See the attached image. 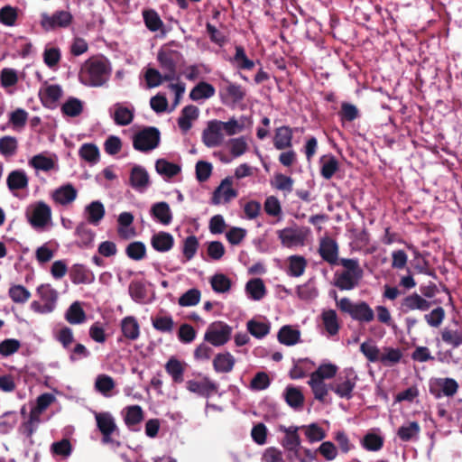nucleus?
<instances>
[{"label": "nucleus", "instance_id": "obj_1", "mask_svg": "<svg viewBox=\"0 0 462 462\" xmlns=\"http://www.w3.org/2000/svg\"><path fill=\"white\" fill-rule=\"evenodd\" d=\"M111 67L109 60L103 56H93L85 60L79 72V81L88 87H102L109 79Z\"/></svg>", "mask_w": 462, "mask_h": 462}, {"label": "nucleus", "instance_id": "obj_2", "mask_svg": "<svg viewBox=\"0 0 462 462\" xmlns=\"http://www.w3.org/2000/svg\"><path fill=\"white\" fill-rule=\"evenodd\" d=\"M345 270L335 273L334 285L340 291H351L358 286L364 272L357 259L342 258L339 260Z\"/></svg>", "mask_w": 462, "mask_h": 462}, {"label": "nucleus", "instance_id": "obj_3", "mask_svg": "<svg viewBox=\"0 0 462 462\" xmlns=\"http://www.w3.org/2000/svg\"><path fill=\"white\" fill-rule=\"evenodd\" d=\"M335 299L337 293L334 292ZM336 305L342 313L348 314L352 319L359 323H369L374 319V311L369 304L364 300L353 302L350 299L345 297L339 300H336Z\"/></svg>", "mask_w": 462, "mask_h": 462}, {"label": "nucleus", "instance_id": "obj_4", "mask_svg": "<svg viewBox=\"0 0 462 462\" xmlns=\"http://www.w3.org/2000/svg\"><path fill=\"white\" fill-rule=\"evenodd\" d=\"M96 425L102 435L103 444L120 446V442L113 439L114 435L119 436V429L114 416L108 411H94Z\"/></svg>", "mask_w": 462, "mask_h": 462}, {"label": "nucleus", "instance_id": "obj_5", "mask_svg": "<svg viewBox=\"0 0 462 462\" xmlns=\"http://www.w3.org/2000/svg\"><path fill=\"white\" fill-rule=\"evenodd\" d=\"M160 131L153 126L145 127L134 135L133 146L140 152H149L160 143Z\"/></svg>", "mask_w": 462, "mask_h": 462}, {"label": "nucleus", "instance_id": "obj_6", "mask_svg": "<svg viewBox=\"0 0 462 462\" xmlns=\"http://www.w3.org/2000/svg\"><path fill=\"white\" fill-rule=\"evenodd\" d=\"M232 328L227 324L217 321L210 324L204 335V340L214 346H220L229 341Z\"/></svg>", "mask_w": 462, "mask_h": 462}, {"label": "nucleus", "instance_id": "obj_7", "mask_svg": "<svg viewBox=\"0 0 462 462\" xmlns=\"http://www.w3.org/2000/svg\"><path fill=\"white\" fill-rule=\"evenodd\" d=\"M26 217L34 228L44 227L51 218V209L43 201H39L32 206L31 210L27 209Z\"/></svg>", "mask_w": 462, "mask_h": 462}, {"label": "nucleus", "instance_id": "obj_8", "mask_svg": "<svg viewBox=\"0 0 462 462\" xmlns=\"http://www.w3.org/2000/svg\"><path fill=\"white\" fill-rule=\"evenodd\" d=\"M181 54L173 50L160 51L157 55L158 61L166 73L163 75L165 81H171L176 78V69Z\"/></svg>", "mask_w": 462, "mask_h": 462}, {"label": "nucleus", "instance_id": "obj_9", "mask_svg": "<svg viewBox=\"0 0 462 462\" xmlns=\"http://www.w3.org/2000/svg\"><path fill=\"white\" fill-rule=\"evenodd\" d=\"M345 375H339L334 383L329 385L332 390L340 398L350 399L352 397L353 390L356 386V376L353 369L344 371Z\"/></svg>", "mask_w": 462, "mask_h": 462}, {"label": "nucleus", "instance_id": "obj_10", "mask_svg": "<svg viewBox=\"0 0 462 462\" xmlns=\"http://www.w3.org/2000/svg\"><path fill=\"white\" fill-rule=\"evenodd\" d=\"M459 385L453 378H436L430 383L429 390L436 399L442 396L453 397L458 391Z\"/></svg>", "mask_w": 462, "mask_h": 462}, {"label": "nucleus", "instance_id": "obj_11", "mask_svg": "<svg viewBox=\"0 0 462 462\" xmlns=\"http://www.w3.org/2000/svg\"><path fill=\"white\" fill-rule=\"evenodd\" d=\"M72 14L64 10L56 11L51 15L43 14L41 24L46 31L55 30L56 28H66L72 23Z\"/></svg>", "mask_w": 462, "mask_h": 462}, {"label": "nucleus", "instance_id": "obj_12", "mask_svg": "<svg viewBox=\"0 0 462 462\" xmlns=\"http://www.w3.org/2000/svg\"><path fill=\"white\" fill-rule=\"evenodd\" d=\"M318 252L323 261L330 265L339 264L338 245L333 238L326 236L320 239Z\"/></svg>", "mask_w": 462, "mask_h": 462}, {"label": "nucleus", "instance_id": "obj_13", "mask_svg": "<svg viewBox=\"0 0 462 462\" xmlns=\"http://www.w3.org/2000/svg\"><path fill=\"white\" fill-rule=\"evenodd\" d=\"M222 131L220 121H209L207 128L202 133L204 144L209 148L219 146L224 140Z\"/></svg>", "mask_w": 462, "mask_h": 462}, {"label": "nucleus", "instance_id": "obj_14", "mask_svg": "<svg viewBox=\"0 0 462 462\" xmlns=\"http://www.w3.org/2000/svg\"><path fill=\"white\" fill-rule=\"evenodd\" d=\"M431 302L427 300L417 292H413L404 297L400 304V310L402 313H408L413 310L427 311L430 309Z\"/></svg>", "mask_w": 462, "mask_h": 462}, {"label": "nucleus", "instance_id": "obj_15", "mask_svg": "<svg viewBox=\"0 0 462 462\" xmlns=\"http://www.w3.org/2000/svg\"><path fill=\"white\" fill-rule=\"evenodd\" d=\"M238 195L237 191L232 188V180L230 178L224 179L220 185L214 190L211 202L214 205H219L222 202L228 203Z\"/></svg>", "mask_w": 462, "mask_h": 462}, {"label": "nucleus", "instance_id": "obj_16", "mask_svg": "<svg viewBox=\"0 0 462 462\" xmlns=\"http://www.w3.org/2000/svg\"><path fill=\"white\" fill-rule=\"evenodd\" d=\"M277 236L282 245L285 247L303 245L306 239V236L301 230L292 227L278 230Z\"/></svg>", "mask_w": 462, "mask_h": 462}, {"label": "nucleus", "instance_id": "obj_17", "mask_svg": "<svg viewBox=\"0 0 462 462\" xmlns=\"http://www.w3.org/2000/svg\"><path fill=\"white\" fill-rule=\"evenodd\" d=\"M187 389L191 393L208 398L217 392V384L208 377H204L200 382L195 380L188 381Z\"/></svg>", "mask_w": 462, "mask_h": 462}, {"label": "nucleus", "instance_id": "obj_18", "mask_svg": "<svg viewBox=\"0 0 462 462\" xmlns=\"http://www.w3.org/2000/svg\"><path fill=\"white\" fill-rule=\"evenodd\" d=\"M224 81L226 82V86L222 87L219 91L220 97L223 101L229 99L232 103L236 104L245 98V90L242 86L226 79Z\"/></svg>", "mask_w": 462, "mask_h": 462}, {"label": "nucleus", "instance_id": "obj_19", "mask_svg": "<svg viewBox=\"0 0 462 462\" xmlns=\"http://www.w3.org/2000/svg\"><path fill=\"white\" fill-rule=\"evenodd\" d=\"M293 134L294 130L288 125L277 127L273 136V146L277 150L291 148Z\"/></svg>", "mask_w": 462, "mask_h": 462}, {"label": "nucleus", "instance_id": "obj_20", "mask_svg": "<svg viewBox=\"0 0 462 462\" xmlns=\"http://www.w3.org/2000/svg\"><path fill=\"white\" fill-rule=\"evenodd\" d=\"M150 214L155 221L163 226H168L172 221V213L171 208L165 201L152 204L150 209Z\"/></svg>", "mask_w": 462, "mask_h": 462}, {"label": "nucleus", "instance_id": "obj_21", "mask_svg": "<svg viewBox=\"0 0 462 462\" xmlns=\"http://www.w3.org/2000/svg\"><path fill=\"white\" fill-rule=\"evenodd\" d=\"M300 427L291 426L289 428L281 427V430L285 432V437L282 439V446L289 451L293 452L298 456V449L300 447V439L298 433Z\"/></svg>", "mask_w": 462, "mask_h": 462}, {"label": "nucleus", "instance_id": "obj_22", "mask_svg": "<svg viewBox=\"0 0 462 462\" xmlns=\"http://www.w3.org/2000/svg\"><path fill=\"white\" fill-rule=\"evenodd\" d=\"M151 245L157 252H168L173 247L174 238L170 233L161 231L152 236Z\"/></svg>", "mask_w": 462, "mask_h": 462}, {"label": "nucleus", "instance_id": "obj_23", "mask_svg": "<svg viewBox=\"0 0 462 462\" xmlns=\"http://www.w3.org/2000/svg\"><path fill=\"white\" fill-rule=\"evenodd\" d=\"M69 276L71 282L75 284L91 283L95 279L93 273L85 265L79 263L71 267Z\"/></svg>", "mask_w": 462, "mask_h": 462}, {"label": "nucleus", "instance_id": "obj_24", "mask_svg": "<svg viewBox=\"0 0 462 462\" xmlns=\"http://www.w3.org/2000/svg\"><path fill=\"white\" fill-rule=\"evenodd\" d=\"M236 364L235 357L229 353H219L213 359V367L217 373H229Z\"/></svg>", "mask_w": 462, "mask_h": 462}, {"label": "nucleus", "instance_id": "obj_25", "mask_svg": "<svg viewBox=\"0 0 462 462\" xmlns=\"http://www.w3.org/2000/svg\"><path fill=\"white\" fill-rule=\"evenodd\" d=\"M199 116V108L193 105L186 106L181 110V115L178 119V125L184 133L188 132L191 126V122Z\"/></svg>", "mask_w": 462, "mask_h": 462}, {"label": "nucleus", "instance_id": "obj_26", "mask_svg": "<svg viewBox=\"0 0 462 462\" xmlns=\"http://www.w3.org/2000/svg\"><path fill=\"white\" fill-rule=\"evenodd\" d=\"M130 184L138 190L145 189L149 184V175L146 170L139 165L134 166L130 174Z\"/></svg>", "mask_w": 462, "mask_h": 462}, {"label": "nucleus", "instance_id": "obj_27", "mask_svg": "<svg viewBox=\"0 0 462 462\" xmlns=\"http://www.w3.org/2000/svg\"><path fill=\"white\" fill-rule=\"evenodd\" d=\"M77 189L71 184H66L57 189L52 198L55 202L60 205H68L73 202L77 198Z\"/></svg>", "mask_w": 462, "mask_h": 462}, {"label": "nucleus", "instance_id": "obj_28", "mask_svg": "<svg viewBox=\"0 0 462 462\" xmlns=\"http://www.w3.org/2000/svg\"><path fill=\"white\" fill-rule=\"evenodd\" d=\"M134 117V108H128L124 106L120 103H116L115 105V112L113 115V119L116 125L120 126H125L130 125Z\"/></svg>", "mask_w": 462, "mask_h": 462}, {"label": "nucleus", "instance_id": "obj_29", "mask_svg": "<svg viewBox=\"0 0 462 462\" xmlns=\"http://www.w3.org/2000/svg\"><path fill=\"white\" fill-rule=\"evenodd\" d=\"M420 432V424L417 421H410L398 429L397 436L404 442L415 441L418 439Z\"/></svg>", "mask_w": 462, "mask_h": 462}, {"label": "nucleus", "instance_id": "obj_30", "mask_svg": "<svg viewBox=\"0 0 462 462\" xmlns=\"http://www.w3.org/2000/svg\"><path fill=\"white\" fill-rule=\"evenodd\" d=\"M440 335L442 341L452 348L462 346V327L458 328L446 327L441 330Z\"/></svg>", "mask_w": 462, "mask_h": 462}, {"label": "nucleus", "instance_id": "obj_31", "mask_svg": "<svg viewBox=\"0 0 462 462\" xmlns=\"http://www.w3.org/2000/svg\"><path fill=\"white\" fill-rule=\"evenodd\" d=\"M37 293L45 303L46 310H53L58 299V292L50 284H42L37 288Z\"/></svg>", "mask_w": 462, "mask_h": 462}, {"label": "nucleus", "instance_id": "obj_32", "mask_svg": "<svg viewBox=\"0 0 462 462\" xmlns=\"http://www.w3.org/2000/svg\"><path fill=\"white\" fill-rule=\"evenodd\" d=\"M121 330L123 335L130 340H135L140 335V327L134 317L128 316L121 321Z\"/></svg>", "mask_w": 462, "mask_h": 462}, {"label": "nucleus", "instance_id": "obj_33", "mask_svg": "<svg viewBox=\"0 0 462 462\" xmlns=\"http://www.w3.org/2000/svg\"><path fill=\"white\" fill-rule=\"evenodd\" d=\"M124 421L128 428L141 423L144 418L143 411L139 405H131L124 409Z\"/></svg>", "mask_w": 462, "mask_h": 462}, {"label": "nucleus", "instance_id": "obj_34", "mask_svg": "<svg viewBox=\"0 0 462 462\" xmlns=\"http://www.w3.org/2000/svg\"><path fill=\"white\" fill-rule=\"evenodd\" d=\"M322 323L329 336H335L338 333L340 326L336 310H327L321 314Z\"/></svg>", "mask_w": 462, "mask_h": 462}, {"label": "nucleus", "instance_id": "obj_35", "mask_svg": "<svg viewBox=\"0 0 462 462\" xmlns=\"http://www.w3.org/2000/svg\"><path fill=\"white\" fill-rule=\"evenodd\" d=\"M284 399L286 403L295 410L303 407L304 396L301 391L297 387L292 385L287 386L284 392Z\"/></svg>", "mask_w": 462, "mask_h": 462}, {"label": "nucleus", "instance_id": "obj_36", "mask_svg": "<svg viewBox=\"0 0 462 462\" xmlns=\"http://www.w3.org/2000/svg\"><path fill=\"white\" fill-rule=\"evenodd\" d=\"M288 275L291 277L301 276L308 265V262L305 257L298 254L291 255L288 257Z\"/></svg>", "mask_w": 462, "mask_h": 462}, {"label": "nucleus", "instance_id": "obj_37", "mask_svg": "<svg viewBox=\"0 0 462 462\" xmlns=\"http://www.w3.org/2000/svg\"><path fill=\"white\" fill-rule=\"evenodd\" d=\"M216 93L215 88L205 81L198 83L190 91L189 98L198 101L212 97Z\"/></svg>", "mask_w": 462, "mask_h": 462}, {"label": "nucleus", "instance_id": "obj_38", "mask_svg": "<svg viewBox=\"0 0 462 462\" xmlns=\"http://www.w3.org/2000/svg\"><path fill=\"white\" fill-rule=\"evenodd\" d=\"M87 316L79 301L73 302L65 313V319L71 325L82 324Z\"/></svg>", "mask_w": 462, "mask_h": 462}, {"label": "nucleus", "instance_id": "obj_39", "mask_svg": "<svg viewBox=\"0 0 462 462\" xmlns=\"http://www.w3.org/2000/svg\"><path fill=\"white\" fill-rule=\"evenodd\" d=\"M6 182L10 190L23 189L28 186V177L23 171L16 170L9 173Z\"/></svg>", "mask_w": 462, "mask_h": 462}, {"label": "nucleus", "instance_id": "obj_40", "mask_svg": "<svg viewBox=\"0 0 462 462\" xmlns=\"http://www.w3.org/2000/svg\"><path fill=\"white\" fill-rule=\"evenodd\" d=\"M278 340L281 344L293 346L300 341V333L298 329H293L291 326H283L278 332Z\"/></svg>", "mask_w": 462, "mask_h": 462}, {"label": "nucleus", "instance_id": "obj_41", "mask_svg": "<svg viewBox=\"0 0 462 462\" xmlns=\"http://www.w3.org/2000/svg\"><path fill=\"white\" fill-rule=\"evenodd\" d=\"M245 291L254 300H260L266 294L265 285L260 278L250 280L245 285Z\"/></svg>", "mask_w": 462, "mask_h": 462}, {"label": "nucleus", "instance_id": "obj_42", "mask_svg": "<svg viewBox=\"0 0 462 462\" xmlns=\"http://www.w3.org/2000/svg\"><path fill=\"white\" fill-rule=\"evenodd\" d=\"M320 174L326 180H330L338 171V162L334 155L320 158Z\"/></svg>", "mask_w": 462, "mask_h": 462}, {"label": "nucleus", "instance_id": "obj_43", "mask_svg": "<svg viewBox=\"0 0 462 462\" xmlns=\"http://www.w3.org/2000/svg\"><path fill=\"white\" fill-rule=\"evenodd\" d=\"M155 169L160 175L169 179L178 175L181 171L180 165L170 162L165 159H158L155 163Z\"/></svg>", "mask_w": 462, "mask_h": 462}, {"label": "nucleus", "instance_id": "obj_44", "mask_svg": "<svg viewBox=\"0 0 462 462\" xmlns=\"http://www.w3.org/2000/svg\"><path fill=\"white\" fill-rule=\"evenodd\" d=\"M166 372L171 376L172 381L176 383H180L184 380V366L175 357H171L165 365Z\"/></svg>", "mask_w": 462, "mask_h": 462}, {"label": "nucleus", "instance_id": "obj_45", "mask_svg": "<svg viewBox=\"0 0 462 462\" xmlns=\"http://www.w3.org/2000/svg\"><path fill=\"white\" fill-rule=\"evenodd\" d=\"M118 229L117 233L120 237L127 239L135 235L134 230L132 228L129 232L126 228L134 222V216L130 212H123L118 217Z\"/></svg>", "mask_w": 462, "mask_h": 462}, {"label": "nucleus", "instance_id": "obj_46", "mask_svg": "<svg viewBox=\"0 0 462 462\" xmlns=\"http://www.w3.org/2000/svg\"><path fill=\"white\" fill-rule=\"evenodd\" d=\"M143 17L145 26L151 32H157L163 27V22L158 13L153 9L143 10Z\"/></svg>", "mask_w": 462, "mask_h": 462}, {"label": "nucleus", "instance_id": "obj_47", "mask_svg": "<svg viewBox=\"0 0 462 462\" xmlns=\"http://www.w3.org/2000/svg\"><path fill=\"white\" fill-rule=\"evenodd\" d=\"M88 213V221L97 225L105 216V208L100 201H93L86 207Z\"/></svg>", "mask_w": 462, "mask_h": 462}, {"label": "nucleus", "instance_id": "obj_48", "mask_svg": "<svg viewBox=\"0 0 462 462\" xmlns=\"http://www.w3.org/2000/svg\"><path fill=\"white\" fill-rule=\"evenodd\" d=\"M129 294L137 303H144L147 298V290L143 282L133 281L128 287Z\"/></svg>", "mask_w": 462, "mask_h": 462}, {"label": "nucleus", "instance_id": "obj_49", "mask_svg": "<svg viewBox=\"0 0 462 462\" xmlns=\"http://www.w3.org/2000/svg\"><path fill=\"white\" fill-rule=\"evenodd\" d=\"M231 61L236 63L239 69L251 70L254 67V62L247 58L245 49L241 45L236 46V54Z\"/></svg>", "mask_w": 462, "mask_h": 462}, {"label": "nucleus", "instance_id": "obj_50", "mask_svg": "<svg viewBox=\"0 0 462 462\" xmlns=\"http://www.w3.org/2000/svg\"><path fill=\"white\" fill-rule=\"evenodd\" d=\"M79 156L86 162L95 164L99 160L98 147L94 143H84L79 151Z\"/></svg>", "mask_w": 462, "mask_h": 462}, {"label": "nucleus", "instance_id": "obj_51", "mask_svg": "<svg viewBox=\"0 0 462 462\" xmlns=\"http://www.w3.org/2000/svg\"><path fill=\"white\" fill-rule=\"evenodd\" d=\"M383 438L378 434L369 432L365 434L361 441L363 448L368 451H378L383 446Z\"/></svg>", "mask_w": 462, "mask_h": 462}, {"label": "nucleus", "instance_id": "obj_52", "mask_svg": "<svg viewBox=\"0 0 462 462\" xmlns=\"http://www.w3.org/2000/svg\"><path fill=\"white\" fill-rule=\"evenodd\" d=\"M29 164L38 171H50L55 168V162L43 154L34 155L30 161Z\"/></svg>", "mask_w": 462, "mask_h": 462}, {"label": "nucleus", "instance_id": "obj_53", "mask_svg": "<svg viewBox=\"0 0 462 462\" xmlns=\"http://www.w3.org/2000/svg\"><path fill=\"white\" fill-rule=\"evenodd\" d=\"M83 111L82 102L76 97H69L61 106L63 115L76 117Z\"/></svg>", "mask_w": 462, "mask_h": 462}, {"label": "nucleus", "instance_id": "obj_54", "mask_svg": "<svg viewBox=\"0 0 462 462\" xmlns=\"http://www.w3.org/2000/svg\"><path fill=\"white\" fill-rule=\"evenodd\" d=\"M61 95L62 90L59 85H50L45 88L41 99L44 106H51L60 98Z\"/></svg>", "mask_w": 462, "mask_h": 462}, {"label": "nucleus", "instance_id": "obj_55", "mask_svg": "<svg viewBox=\"0 0 462 462\" xmlns=\"http://www.w3.org/2000/svg\"><path fill=\"white\" fill-rule=\"evenodd\" d=\"M211 287L214 291L224 293L230 290L231 281L223 273H217L210 279Z\"/></svg>", "mask_w": 462, "mask_h": 462}, {"label": "nucleus", "instance_id": "obj_56", "mask_svg": "<svg viewBox=\"0 0 462 462\" xmlns=\"http://www.w3.org/2000/svg\"><path fill=\"white\" fill-rule=\"evenodd\" d=\"M125 254L130 259L140 261L146 254L145 245L140 241L132 242L126 246Z\"/></svg>", "mask_w": 462, "mask_h": 462}, {"label": "nucleus", "instance_id": "obj_57", "mask_svg": "<svg viewBox=\"0 0 462 462\" xmlns=\"http://www.w3.org/2000/svg\"><path fill=\"white\" fill-rule=\"evenodd\" d=\"M338 116L342 122H352L360 116V113L355 105L343 102Z\"/></svg>", "mask_w": 462, "mask_h": 462}, {"label": "nucleus", "instance_id": "obj_58", "mask_svg": "<svg viewBox=\"0 0 462 462\" xmlns=\"http://www.w3.org/2000/svg\"><path fill=\"white\" fill-rule=\"evenodd\" d=\"M304 430L305 435L310 442H317L325 439L326 433L324 430L317 423H311L310 425H303L300 427Z\"/></svg>", "mask_w": 462, "mask_h": 462}, {"label": "nucleus", "instance_id": "obj_59", "mask_svg": "<svg viewBox=\"0 0 462 462\" xmlns=\"http://www.w3.org/2000/svg\"><path fill=\"white\" fill-rule=\"evenodd\" d=\"M296 291L298 297L302 300H312L319 295L318 289L310 281L302 285H299Z\"/></svg>", "mask_w": 462, "mask_h": 462}, {"label": "nucleus", "instance_id": "obj_60", "mask_svg": "<svg viewBox=\"0 0 462 462\" xmlns=\"http://www.w3.org/2000/svg\"><path fill=\"white\" fill-rule=\"evenodd\" d=\"M201 297V292L198 289H189L183 293L178 300V303L181 307H190L197 305Z\"/></svg>", "mask_w": 462, "mask_h": 462}, {"label": "nucleus", "instance_id": "obj_61", "mask_svg": "<svg viewBox=\"0 0 462 462\" xmlns=\"http://www.w3.org/2000/svg\"><path fill=\"white\" fill-rule=\"evenodd\" d=\"M153 328L162 333H171L173 330L174 321L171 316H157L152 319Z\"/></svg>", "mask_w": 462, "mask_h": 462}, {"label": "nucleus", "instance_id": "obj_62", "mask_svg": "<svg viewBox=\"0 0 462 462\" xmlns=\"http://www.w3.org/2000/svg\"><path fill=\"white\" fill-rule=\"evenodd\" d=\"M8 294L15 303H24L31 298V292L23 285L11 286Z\"/></svg>", "mask_w": 462, "mask_h": 462}, {"label": "nucleus", "instance_id": "obj_63", "mask_svg": "<svg viewBox=\"0 0 462 462\" xmlns=\"http://www.w3.org/2000/svg\"><path fill=\"white\" fill-rule=\"evenodd\" d=\"M446 313L442 307L433 309L430 313L424 315L427 324L432 328H439L445 319Z\"/></svg>", "mask_w": 462, "mask_h": 462}, {"label": "nucleus", "instance_id": "obj_64", "mask_svg": "<svg viewBox=\"0 0 462 462\" xmlns=\"http://www.w3.org/2000/svg\"><path fill=\"white\" fill-rule=\"evenodd\" d=\"M116 386L114 379L107 374H99L95 382L97 391L104 395H107Z\"/></svg>", "mask_w": 462, "mask_h": 462}]
</instances>
